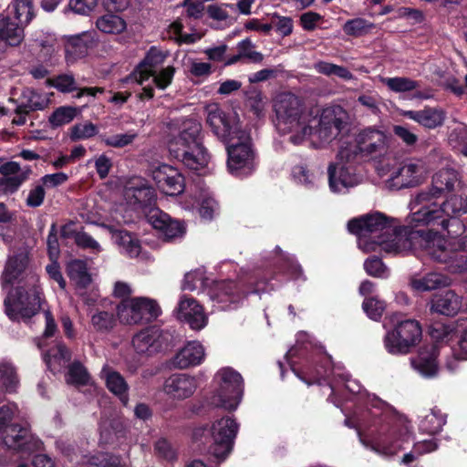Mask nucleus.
I'll return each instance as SVG.
<instances>
[{
    "instance_id": "nucleus-64",
    "label": "nucleus",
    "mask_w": 467,
    "mask_h": 467,
    "mask_svg": "<svg viewBox=\"0 0 467 467\" xmlns=\"http://www.w3.org/2000/svg\"><path fill=\"white\" fill-rule=\"evenodd\" d=\"M189 72L192 76L197 78H206L212 73V66L206 62H199L196 60H191Z\"/></svg>"
},
{
    "instance_id": "nucleus-32",
    "label": "nucleus",
    "mask_w": 467,
    "mask_h": 467,
    "mask_svg": "<svg viewBox=\"0 0 467 467\" xmlns=\"http://www.w3.org/2000/svg\"><path fill=\"white\" fill-rule=\"evenodd\" d=\"M113 242L119 246L120 252L129 257H138L141 251L140 243L138 238L130 233L123 230H115L109 227Z\"/></svg>"
},
{
    "instance_id": "nucleus-52",
    "label": "nucleus",
    "mask_w": 467,
    "mask_h": 467,
    "mask_svg": "<svg viewBox=\"0 0 467 467\" xmlns=\"http://www.w3.org/2000/svg\"><path fill=\"white\" fill-rule=\"evenodd\" d=\"M99 130L91 122L76 124L71 129V139L73 140H87L98 133Z\"/></svg>"
},
{
    "instance_id": "nucleus-40",
    "label": "nucleus",
    "mask_w": 467,
    "mask_h": 467,
    "mask_svg": "<svg viewBox=\"0 0 467 467\" xmlns=\"http://www.w3.org/2000/svg\"><path fill=\"white\" fill-rule=\"evenodd\" d=\"M96 26L104 34H120L125 31L127 24L118 15L106 14L97 19Z\"/></svg>"
},
{
    "instance_id": "nucleus-14",
    "label": "nucleus",
    "mask_w": 467,
    "mask_h": 467,
    "mask_svg": "<svg viewBox=\"0 0 467 467\" xmlns=\"http://www.w3.org/2000/svg\"><path fill=\"white\" fill-rule=\"evenodd\" d=\"M201 129V124L196 120L185 119L180 127L178 135L173 137L168 143L170 153L174 155L176 150L184 151L202 146V144L199 138Z\"/></svg>"
},
{
    "instance_id": "nucleus-10",
    "label": "nucleus",
    "mask_w": 467,
    "mask_h": 467,
    "mask_svg": "<svg viewBox=\"0 0 467 467\" xmlns=\"http://www.w3.org/2000/svg\"><path fill=\"white\" fill-rule=\"evenodd\" d=\"M438 197L429 198L428 201L420 202L418 194L410 202L412 212L407 218L406 223L410 228L418 226H441L445 230L448 227V218L444 214L441 204H438L435 200Z\"/></svg>"
},
{
    "instance_id": "nucleus-47",
    "label": "nucleus",
    "mask_w": 467,
    "mask_h": 467,
    "mask_svg": "<svg viewBox=\"0 0 467 467\" xmlns=\"http://www.w3.org/2000/svg\"><path fill=\"white\" fill-rule=\"evenodd\" d=\"M383 82L394 92H407L419 88L417 81L403 77L388 78Z\"/></svg>"
},
{
    "instance_id": "nucleus-1",
    "label": "nucleus",
    "mask_w": 467,
    "mask_h": 467,
    "mask_svg": "<svg viewBox=\"0 0 467 467\" xmlns=\"http://www.w3.org/2000/svg\"><path fill=\"white\" fill-rule=\"evenodd\" d=\"M278 129L291 133L290 141L302 144L307 139L313 143H327L336 139L347 127L348 116L340 106L327 107L320 115L309 109L304 100L292 93H281L274 100Z\"/></svg>"
},
{
    "instance_id": "nucleus-22",
    "label": "nucleus",
    "mask_w": 467,
    "mask_h": 467,
    "mask_svg": "<svg viewBox=\"0 0 467 467\" xmlns=\"http://www.w3.org/2000/svg\"><path fill=\"white\" fill-rule=\"evenodd\" d=\"M457 181L458 175L455 170L451 168L441 169L433 175L431 187L418 193V200L423 202L430 200L429 198L431 197H440L445 192L451 191Z\"/></svg>"
},
{
    "instance_id": "nucleus-37",
    "label": "nucleus",
    "mask_w": 467,
    "mask_h": 467,
    "mask_svg": "<svg viewBox=\"0 0 467 467\" xmlns=\"http://www.w3.org/2000/svg\"><path fill=\"white\" fill-rule=\"evenodd\" d=\"M20 380L15 366L8 361L0 362V388L5 393H15Z\"/></svg>"
},
{
    "instance_id": "nucleus-19",
    "label": "nucleus",
    "mask_w": 467,
    "mask_h": 467,
    "mask_svg": "<svg viewBox=\"0 0 467 467\" xmlns=\"http://www.w3.org/2000/svg\"><path fill=\"white\" fill-rule=\"evenodd\" d=\"M147 218L155 229L161 232L166 240L182 237L185 233V227L181 222L172 220L169 214L159 208H151Z\"/></svg>"
},
{
    "instance_id": "nucleus-6",
    "label": "nucleus",
    "mask_w": 467,
    "mask_h": 467,
    "mask_svg": "<svg viewBox=\"0 0 467 467\" xmlns=\"http://www.w3.org/2000/svg\"><path fill=\"white\" fill-rule=\"evenodd\" d=\"M235 140H226L227 167L229 171L237 177L251 174L255 169L254 152L251 146V139L245 131H234Z\"/></svg>"
},
{
    "instance_id": "nucleus-16",
    "label": "nucleus",
    "mask_w": 467,
    "mask_h": 467,
    "mask_svg": "<svg viewBox=\"0 0 467 467\" xmlns=\"http://www.w3.org/2000/svg\"><path fill=\"white\" fill-rule=\"evenodd\" d=\"M24 274L30 275L33 285L38 282L37 275L29 267V255L26 251L20 252L7 260L2 274L3 286L13 284Z\"/></svg>"
},
{
    "instance_id": "nucleus-36",
    "label": "nucleus",
    "mask_w": 467,
    "mask_h": 467,
    "mask_svg": "<svg viewBox=\"0 0 467 467\" xmlns=\"http://www.w3.org/2000/svg\"><path fill=\"white\" fill-rule=\"evenodd\" d=\"M405 433H401L400 439H396L397 430L392 429L389 433L379 437L375 445V450L385 456H393L402 449V442L407 436L408 428L405 426Z\"/></svg>"
},
{
    "instance_id": "nucleus-33",
    "label": "nucleus",
    "mask_w": 467,
    "mask_h": 467,
    "mask_svg": "<svg viewBox=\"0 0 467 467\" xmlns=\"http://www.w3.org/2000/svg\"><path fill=\"white\" fill-rule=\"evenodd\" d=\"M101 377L106 382V386L110 392L118 396L120 401L127 405L128 398V384L124 378L117 371L112 370L108 366L103 367L101 369Z\"/></svg>"
},
{
    "instance_id": "nucleus-7",
    "label": "nucleus",
    "mask_w": 467,
    "mask_h": 467,
    "mask_svg": "<svg viewBox=\"0 0 467 467\" xmlns=\"http://www.w3.org/2000/svg\"><path fill=\"white\" fill-rule=\"evenodd\" d=\"M421 338V327L418 321L407 319L398 322L392 330L387 332L383 343L386 350L392 355H405L410 352Z\"/></svg>"
},
{
    "instance_id": "nucleus-8",
    "label": "nucleus",
    "mask_w": 467,
    "mask_h": 467,
    "mask_svg": "<svg viewBox=\"0 0 467 467\" xmlns=\"http://www.w3.org/2000/svg\"><path fill=\"white\" fill-rule=\"evenodd\" d=\"M215 379L218 387L212 397V404L226 410H235L242 396L241 375L231 368H223L216 373Z\"/></svg>"
},
{
    "instance_id": "nucleus-20",
    "label": "nucleus",
    "mask_w": 467,
    "mask_h": 467,
    "mask_svg": "<svg viewBox=\"0 0 467 467\" xmlns=\"http://www.w3.org/2000/svg\"><path fill=\"white\" fill-rule=\"evenodd\" d=\"M358 150L364 156L382 154L387 148V136L378 129L368 127L357 136Z\"/></svg>"
},
{
    "instance_id": "nucleus-44",
    "label": "nucleus",
    "mask_w": 467,
    "mask_h": 467,
    "mask_svg": "<svg viewBox=\"0 0 467 467\" xmlns=\"http://www.w3.org/2000/svg\"><path fill=\"white\" fill-rule=\"evenodd\" d=\"M441 206L449 222L451 218L467 213V199L459 195H453L442 202Z\"/></svg>"
},
{
    "instance_id": "nucleus-49",
    "label": "nucleus",
    "mask_w": 467,
    "mask_h": 467,
    "mask_svg": "<svg viewBox=\"0 0 467 467\" xmlns=\"http://www.w3.org/2000/svg\"><path fill=\"white\" fill-rule=\"evenodd\" d=\"M89 379L86 368L79 363L74 362L68 368L67 382L75 385H85Z\"/></svg>"
},
{
    "instance_id": "nucleus-45",
    "label": "nucleus",
    "mask_w": 467,
    "mask_h": 467,
    "mask_svg": "<svg viewBox=\"0 0 467 467\" xmlns=\"http://www.w3.org/2000/svg\"><path fill=\"white\" fill-rule=\"evenodd\" d=\"M31 39L37 47H41L47 55H51L55 52L57 37L54 34L43 29H37L32 33Z\"/></svg>"
},
{
    "instance_id": "nucleus-60",
    "label": "nucleus",
    "mask_w": 467,
    "mask_h": 467,
    "mask_svg": "<svg viewBox=\"0 0 467 467\" xmlns=\"http://www.w3.org/2000/svg\"><path fill=\"white\" fill-rule=\"evenodd\" d=\"M364 268L368 275L375 277H383L386 272L384 264L377 257L366 260L364 263Z\"/></svg>"
},
{
    "instance_id": "nucleus-34",
    "label": "nucleus",
    "mask_w": 467,
    "mask_h": 467,
    "mask_svg": "<svg viewBox=\"0 0 467 467\" xmlns=\"http://www.w3.org/2000/svg\"><path fill=\"white\" fill-rule=\"evenodd\" d=\"M25 26L13 22L8 16H0V40L6 44L17 47L25 37Z\"/></svg>"
},
{
    "instance_id": "nucleus-15",
    "label": "nucleus",
    "mask_w": 467,
    "mask_h": 467,
    "mask_svg": "<svg viewBox=\"0 0 467 467\" xmlns=\"http://www.w3.org/2000/svg\"><path fill=\"white\" fill-rule=\"evenodd\" d=\"M207 123L214 134L223 140H235L234 131H242L236 124H233L216 103L205 107Z\"/></svg>"
},
{
    "instance_id": "nucleus-59",
    "label": "nucleus",
    "mask_w": 467,
    "mask_h": 467,
    "mask_svg": "<svg viewBox=\"0 0 467 467\" xmlns=\"http://www.w3.org/2000/svg\"><path fill=\"white\" fill-rule=\"evenodd\" d=\"M98 5V0H69L68 7L76 14L88 15Z\"/></svg>"
},
{
    "instance_id": "nucleus-26",
    "label": "nucleus",
    "mask_w": 467,
    "mask_h": 467,
    "mask_svg": "<svg viewBox=\"0 0 467 467\" xmlns=\"http://www.w3.org/2000/svg\"><path fill=\"white\" fill-rule=\"evenodd\" d=\"M327 171L329 187L334 192H344L359 182L351 168L341 163H331Z\"/></svg>"
},
{
    "instance_id": "nucleus-9",
    "label": "nucleus",
    "mask_w": 467,
    "mask_h": 467,
    "mask_svg": "<svg viewBox=\"0 0 467 467\" xmlns=\"http://www.w3.org/2000/svg\"><path fill=\"white\" fill-rule=\"evenodd\" d=\"M161 313L158 303L148 297H133L122 300L117 306V316L123 324L135 325L150 322Z\"/></svg>"
},
{
    "instance_id": "nucleus-4",
    "label": "nucleus",
    "mask_w": 467,
    "mask_h": 467,
    "mask_svg": "<svg viewBox=\"0 0 467 467\" xmlns=\"http://www.w3.org/2000/svg\"><path fill=\"white\" fill-rule=\"evenodd\" d=\"M395 219L375 212L352 219L348 229L358 236V247L366 253L379 249V242L393 232Z\"/></svg>"
},
{
    "instance_id": "nucleus-55",
    "label": "nucleus",
    "mask_w": 467,
    "mask_h": 467,
    "mask_svg": "<svg viewBox=\"0 0 467 467\" xmlns=\"http://www.w3.org/2000/svg\"><path fill=\"white\" fill-rule=\"evenodd\" d=\"M360 154L358 150V144H346L342 145L337 152L336 163L346 165L356 160L357 156Z\"/></svg>"
},
{
    "instance_id": "nucleus-5",
    "label": "nucleus",
    "mask_w": 467,
    "mask_h": 467,
    "mask_svg": "<svg viewBox=\"0 0 467 467\" xmlns=\"http://www.w3.org/2000/svg\"><path fill=\"white\" fill-rule=\"evenodd\" d=\"M17 411L16 404L0 407V442L13 450L31 451L38 448V441L33 439L27 429L10 424Z\"/></svg>"
},
{
    "instance_id": "nucleus-38",
    "label": "nucleus",
    "mask_w": 467,
    "mask_h": 467,
    "mask_svg": "<svg viewBox=\"0 0 467 467\" xmlns=\"http://www.w3.org/2000/svg\"><path fill=\"white\" fill-rule=\"evenodd\" d=\"M67 273L69 278L78 287H87L91 283V276L87 265L82 260H72L67 265Z\"/></svg>"
},
{
    "instance_id": "nucleus-27",
    "label": "nucleus",
    "mask_w": 467,
    "mask_h": 467,
    "mask_svg": "<svg viewBox=\"0 0 467 467\" xmlns=\"http://www.w3.org/2000/svg\"><path fill=\"white\" fill-rule=\"evenodd\" d=\"M30 172V168L22 170L16 161L5 162L0 166V186L6 192H14L27 180Z\"/></svg>"
},
{
    "instance_id": "nucleus-51",
    "label": "nucleus",
    "mask_w": 467,
    "mask_h": 467,
    "mask_svg": "<svg viewBox=\"0 0 467 467\" xmlns=\"http://www.w3.org/2000/svg\"><path fill=\"white\" fill-rule=\"evenodd\" d=\"M373 25L363 18L348 20L343 26L344 32L348 36H360L371 29Z\"/></svg>"
},
{
    "instance_id": "nucleus-48",
    "label": "nucleus",
    "mask_w": 467,
    "mask_h": 467,
    "mask_svg": "<svg viewBox=\"0 0 467 467\" xmlns=\"http://www.w3.org/2000/svg\"><path fill=\"white\" fill-rule=\"evenodd\" d=\"M115 324L114 315L107 311H98L91 317V325L97 331H109Z\"/></svg>"
},
{
    "instance_id": "nucleus-23",
    "label": "nucleus",
    "mask_w": 467,
    "mask_h": 467,
    "mask_svg": "<svg viewBox=\"0 0 467 467\" xmlns=\"http://www.w3.org/2000/svg\"><path fill=\"white\" fill-rule=\"evenodd\" d=\"M197 389L195 378L186 374H174L169 377L162 387L166 395L173 400H184L191 397Z\"/></svg>"
},
{
    "instance_id": "nucleus-21",
    "label": "nucleus",
    "mask_w": 467,
    "mask_h": 467,
    "mask_svg": "<svg viewBox=\"0 0 467 467\" xmlns=\"http://www.w3.org/2000/svg\"><path fill=\"white\" fill-rule=\"evenodd\" d=\"M439 350L436 345H427L420 348L416 358H411L412 368L422 377L427 379L435 378L439 373L437 358Z\"/></svg>"
},
{
    "instance_id": "nucleus-58",
    "label": "nucleus",
    "mask_w": 467,
    "mask_h": 467,
    "mask_svg": "<svg viewBox=\"0 0 467 467\" xmlns=\"http://www.w3.org/2000/svg\"><path fill=\"white\" fill-rule=\"evenodd\" d=\"M272 28L275 27V31L282 36H289L293 31V20L288 16H275L272 21Z\"/></svg>"
},
{
    "instance_id": "nucleus-43",
    "label": "nucleus",
    "mask_w": 467,
    "mask_h": 467,
    "mask_svg": "<svg viewBox=\"0 0 467 467\" xmlns=\"http://www.w3.org/2000/svg\"><path fill=\"white\" fill-rule=\"evenodd\" d=\"M446 422L445 416L440 410L433 409L420 421V428L422 431L435 434L439 432Z\"/></svg>"
},
{
    "instance_id": "nucleus-11",
    "label": "nucleus",
    "mask_w": 467,
    "mask_h": 467,
    "mask_svg": "<svg viewBox=\"0 0 467 467\" xmlns=\"http://www.w3.org/2000/svg\"><path fill=\"white\" fill-rule=\"evenodd\" d=\"M427 173L422 161L409 160L390 171L385 184L389 190L415 187L425 181Z\"/></svg>"
},
{
    "instance_id": "nucleus-54",
    "label": "nucleus",
    "mask_w": 467,
    "mask_h": 467,
    "mask_svg": "<svg viewBox=\"0 0 467 467\" xmlns=\"http://www.w3.org/2000/svg\"><path fill=\"white\" fill-rule=\"evenodd\" d=\"M76 116V109L70 107L57 109L50 117V122L54 126H61L69 123Z\"/></svg>"
},
{
    "instance_id": "nucleus-29",
    "label": "nucleus",
    "mask_w": 467,
    "mask_h": 467,
    "mask_svg": "<svg viewBox=\"0 0 467 467\" xmlns=\"http://www.w3.org/2000/svg\"><path fill=\"white\" fill-rule=\"evenodd\" d=\"M410 288L415 292H429L449 285V279L436 272L425 275L413 274L409 279Z\"/></svg>"
},
{
    "instance_id": "nucleus-24",
    "label": "nucleus",
    "mask_w": 467,
    "mask_h": 467,
    "mask_svg": "<svg viewBox=\"0 0 467 467\" xmlns=\"http://www.w3.org/2000/svg\"><path fill=\"white\" fill-rule=\"evenodd\" d=\"M466 308L463 298L452 290L436 294L431 300V310L441 315L453 316Z\"/></svg>"
},
{
    "instance_id": "nucleus-62",
    "label": "nucleus",
    "mask_w": 467,
    "mask_h": 467,
    "mask_svg": "<svg viewBox=\"0 0 467 467\" xmlns=\"http://www.w3.org/2000/svg\"><path fill=\"white\" fill-rule=\"evenodd\" d=\"M75 242L80 247L88 248L97 253L101 251L99 244L85 232L78 233L75 236Z\"/></svg>"
},
{
    "instance_id": "nucleus-17",
    "label": "nucleus",
    "mask_w": 467,
    "mask_h": 467,
    "mask_svg": "<svg viewBox=\"0 0 467 467\" xmlns=\"http://www.w3.org/2000/svg\"><path fill=\"white\" fill-rule=\"evenodd\" d=\"M167 53L156 48L150 47L143 60L137 66L133 72L127 78V81L136 82L142 85L150 78L152 73L161 69L163 65Z\"/></svg>"
},
{
    "instance_id": "nucleus-2",
    "label": "nucleus",
    "mask_w": 467,
    "mask_h": 467,
    "mask_svg": "<svg viewBox=\"0 0 467 467\" xmlns=\"http://www.w3.org/2000/svg\"><path fill=\"white\" fill-rule=\"evenodd\" d=\"M406 226H393V232L384 237L379 244V248L392 254L407 253L419 245L433 260L449 264L450 267L462 270L467 266L466 262L459 258V254L451 248L448 240L432 231H413Z\"/></svg>"
},
{
    "instance_id": "nucleus-35",
    "label": "nucleus",
    "mask_w": 467,
    "mask_h": 467,
    "mask_svg": "<svg viewBox=\"0 0 467 467\" xmlns=\"http://www.w3.org/2000/svg\"><path fill=\"white\" fill-rule=\"evenodd\" d=\"M125 197L131 204L148 206L155 201L156 194L152 187L140 182L125 190Z\"/></svg>"
},
{
    "instance_id": "nucleus-42",
    "label": "nucleus",
    "mask_w": 467,
    "mask_h": 467,
    "mask_svg": "<svg viewBox=\"0 0 467 467\" xmlns=\"http://www.w3.org/2000/svg\"><path fill=\"white\" fill-rule=\"evenodd\" d=\"M85 34L68 36L66 46V59L67 63H74L78 58L86 55L88 47L82 39Z\"/></svg>"
},
{
    "instance_id": "nucleus-13",
    "label": "nucleus",
    "mask_w": 467,
    "mask_h": 467,
    "mask_svg": "<svg viewBox=\"0 0 467 467\" xmlns=\"http://www.w3.org/2000/svg\"><path fill=\"white\" fill-rule=\"evenodd\" d=\"M152 179L158 188L167 195L177 196L185 188L184 177L175 168L161 164L152 170Z\"/></svg>"
},
{
    "instance_id": "nucleus-18",
    "label": "nucleus",
    "mask_w": 467,
    "mask_h": 467,
    "mask_svg": "<svg viewBox=\"0 0 467 467\" xmlns=\"http://www.w3.org/2000/svg\"><path fill=\"white\" fill-rule=\"evenodd\" d=\"M178 318L186 322L192 329L201 330L207 325V316L198 302L185 296H182L177 308Z\"/></svg>"
},
{
    "instance_id": "nucleus-30",
    "label": "nucleus",
    "mask_w": 467,
    "mask_h": 467,
    "mask_svg": "<svg viewBox=\"0 0 467 467\" xmlns=\"http://www.w3.org/2000/svg\"><path fill=\"white\" fill-rule=\"evenodd\" d=\"M205 357L202 345L192 341L182 348L174 357V366L179 368H187L201 364Z\"/></svg>"
},
{
    "instance_id": "nucleus-31",
    "label": "nucleus",
    "mask_w": 467,
    "mask_h": 467,
    "mask_svg": "<svg viewBox=\"0 0 467 467\" xmlns=\"http://www.w3.org/2000/svg\"><path fill=\"white\" fill-rule=\"evenodd\" d=\"M172 156L192 171L202 170L210 160V156L202 145L184 151L176 150Z\"/></svg>"
},
{
    "instance_id": "nucleus-46",
    "label": "nucleus",
    "mask_w": 467,
    "mask_h": 467,
    "mask_svg": "<svg viewBox=\"0 0 467 467\" xmlns=\"http://www.w3.org/2000/svg\"><path fill=\"white\" fill-rule=\"evenodd\" d=\"M137 137V132L130 130L126 133L103 136L101 137V141L104 142L109 147L123 148L128 145H130Z\"/></svg>"
},
{
    "instance_id": "nucleus-25",
    "label": "nucleus",
    "mask_w": 467,
    "mask_h": 467,
    "mask_svg": "<svg viewBox=\"0 0 467 467\" xmlns=\"http://www.w3.org/2000/svg\"><path fill=\"white\" fill-rule=\"evenodd\" d=\"M166 339L159 328L150 327L133 337L132 346L137 353L150 355L159 351Z\"/></svg>"
},
{
    "instance_id": "nucleus-53",
    "label": "nucleus",
    "mask_w": 467,
    "mask_h": 467,
    "mask_svg": "<svg viewBox=\"0 0 467 467\" xmlns=\"http://www.w3.org/2000/svg\"><path fill=\"white\" fill-rule=\"evenodd\" d=\"M362 307L369 318L378 320L385 310V304L377 297H368L364 300Z\"/></svg>"
},
{
    "instance_id": "nucleus-57",
    "label": "nucleus",
    "mask_w": 467,
    "mask_h": 467,
    "mask_svg": "<svg viewBox=\"0 0 467 467\" xmlns=\"http://www.w3.org/2000/svg\"><path fill=\"white\" fill-rule=\"evenodd\" d=\"M358 102L372 114H379L380 111L381 99L377 93L362 94L358 98Z\"/></svg>"
},
{
    "instance_id": "nucleus-56",
    "label": "nucleus",
    "mask_w": 467,
    "mask_h": 467,
    "mask_svg": "<svg viewBox=\"0 0 467 467\" xmlns=\"http://www.w3.org/2000/svg\"><path fill=\"white\" fill-rule=\"evenodd\" d=\"M70 351L67 349V348L59 343L56 347V350L52 354H46L44 356V359L49 368H52V358L54 361H58L59 366H61V361L67 362L70 359Z\"/></svg>"
},
{
    "instance_id": "nucleus-12",
    "label": "nucleus",
    "mask_w": 467,
    "mask_h": 467,
    "mask_svg": "<svg viewBox=\"0 0 467 467\" xmlns=\"http://www.w3.org/2000/svg\"><path fill=\"white\" fill-rule=\"evenodd\" d=\"M4 305L10 319H29L40 309V298L36 293L29 296L23 287H16L8 291Z\"/></svg>"
},
{
    "instance_id": "nucleus-28",
    "label": "nucleus",
    "mask_w": 467,
    "mask_h": 467,
    "mask_svg": "<svg viewBox=\"0 0 467 467\" xmlns=\"http://www.w3.org/2000/svg\"><path fill=\"white\" fill-rule=\"evenodd\" d=\"M403 116L429 130L442 126L446 118L443 109L431 107H425L420 110H407L403 113Z\"/></svg>"
},
{
    "instance_id": "nucleus-3",
    "label": "nucleus",
    "mask_w": 467,
    "mask_h": 467,
    "mask_svg": "<svg viewBox=\"0 0 467 467\" xmlns=\"http://www.w3.org/2000/svg\"><path fill=\"white\" fill-rule=\"evenodd\" d=\"M238 424L231 417H223L193 431L192 438L207 447L208 452L218 460H224L233 448Z\"/></svg>"
},
{
    "instance_id": "nucleus-61",
    "label": "nucleus",
    "mask_w": 467,
    "mask_h": 467,
    "mask_svg": "<svg viewBox=\"0 0 467 467\" xmlns=\"http://www.w3.org/2000/svg\"><path fill=\"white\" fill-rule=\"evenodd\" d=\"M235 284L233 282H224L218 285L219 293L216 295V299L219 302H234L235 296L234 290Z\"/></svg>"
},
{
    "instance_id": "nucleus-41",
    "label": "nucleus",
    "mask_w": 467,
    "mask_h": 467,
    "mask_svg": "<svg viewBox=\"0 0 467 467\" xmlns=\"http://www.w3.org/2000/svg\"><path fill=\"white\" fill-rule=\"evenodd\" d=\"M14 17L22 26H28L36 16L35 7L31 0H14L12 3Z\"/></svg>"
},
{
    "instance_id": "nucleus-50",
    "label": "nucleus",
    "mask_w": 467,
    "mask_h": 467,
    "mask_svg": "<svg viewBox=\"0 0 467 467\" xmlns=\"http://www.w3.org/2000/svg\"><path fill=\"white\" fill-rule=\"evenodd\" d=\"M174 74L175 67L173 66H168L152 73L150 77L153 78L155 86L163 90L171 84Z\"/></svg>"
},
{
    "instance_id": "nucleus-63",
    "label": "nucleus",
    "mask_w": 467,
    "mask_h": 467,
    "mask_svg": "<svg viewBox=\"0 0 467 467\" xmlns=\"http://www.w3.org/2000/svg\"><path fill=\"white\" fill-rule=\"evenodd\" d=\"M218 211V203L213 198H206L202 201L199 213L203 220L210 221Z\"/></svg>"
},
{
    "instance_id": "nucleus-39",
    "label": "nucleus",
    "mask_w": 467,
    "mask_h": 467,
    "mask_svg": "<svg viewBox=\"0 0 467 467\" xmlns=\"http://www.w3.org/2000/svg\"><path fill=\"white\" fill-rule=\"evenodd\" d=\"M47 100L33 89H26L21 95V102L16 112H30L45 109Z\"/></svg>"
}]
</instances>
